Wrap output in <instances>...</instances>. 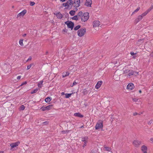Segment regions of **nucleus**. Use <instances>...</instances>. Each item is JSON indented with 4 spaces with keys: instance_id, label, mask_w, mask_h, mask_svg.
Returning <instances> with one entry per match:
<instances>
[{
    "instance_id": "54",
    "label": "nucleus",
    "mask_w": 153,
    "mask_h": 153,
    "mask_svg": "<svg viewBox=\"0 0 153 153\" xmlns=\"http://www.w3.org/2000/svg\"><path fill=\"white\" fill-rule=\"evenodd\" d=\"M7 65H4V68H7Z\"/></svg>"
},
{
    "instance_id": "39",
    "label": "nucleus",
    "mask_w": 153,
    "mask_h": 153,
    "mask_svg": "<svg viewBox=\"0 0 153 153\" xmlns=\"http://www.w3.org/2000/svg\"><path fill=\"white\" fill-rule=\"evenodd\" d=\"M140 20H139L138 18H137L135 20V22L136 23H137L138 22H139V21H140Z\"/></svg>"
},
{
    "instance_id": "58",
    "label": "nucleus",
    "mask_w": 153,
    "mask_h": 153,
    "mask_svg": "<svg viewBox=\"0 0 153 153\" xmlns=\"http://www.w3.org/2000/svg\"><path fill=\"white\" fill-rule=\"evenodd\" d=\"M139 92L140 93H141L142 91H141V90H139Z\"/></svg>"
},
{
    "instance_id": "37",
    "label": "nucleus",
    "mask_w": 153,
    "mask_h": 153,
    "mask_svg": "<svg viewBox=\"0 0 153 153\" xmlns=\"http://www.w3.org/2000/svg\"><path fill=\"white\" fill-rule=\"evenodd\" d=\"M35 3L34 2L30 1V5L33 6L34 5Z\"/></svg>"
},
{
    "instance_id": "56",
    "label": "nucleus",
    "mask_w": 153,
    "mask_h": 153,
    "mask_svg": "<svg viewBox=\"0 0 153 153\" xmlns=\"http://www.w3.org/2000/svg\"><path fill=\"white\" fill-rule=\"evenodd\" d=\"M151 55L152 56H153V52H152V53H151Z\"/></svg>"
},
{
    "instance_id": "47",
    "label": "nucleus",
    "mask_w": 153,
    "mask_h": 153,
    "mask_svg": "<svg viewBox=\"0 0 153 153\" xmlns=\"http://www.w3.org/2000/svg\"><path fill=\"white\" fill-rule=\"evenodd\" d=\"M136 53H134L133 52H131L130 53V54L132 56H133L134 55L136 54Z\"/></svg>"
},
{
    "instance_id": "10",
    "label": "nucleus",
    "mask_w": 153,
    "mask_h": 153,
    "mask_svg": "<svg viewBox=\"0 0 153 153\" xmlns=\"http://www.w3.org/2000/svg\"><path fill=\"white\" fill-rule=\"evenodd\" d=\"M26 13L27 10H24L18 14L17 15V17L18 18L20 16H23Z\"/></svg>"
},
{
    "instance_id": "55",
    "label": "nucleus",
    "mask_w": 153,
    "mask_h": 153,
    "mask_svg": "<svg viewBox=\"0 0 153 153\" xmlns=\"http://www.w3.org/2000/svg\"><path fill=\"white\" fill-rule=\"evenodd\" d=\"M66 0H60L61 1L64 2L66 1Z\"/></svg>"
},
{
    "instance_id": "34",
    "label": "nucleus",
    "mask_w": 153,
    "mask_h": 153,
    "mask_svg": "<svg viewBox=\"0 0 153 153\" xmlns=\"http://www.w3.org/2000/svg\"><path fill=\"white\" fill-rule=\"evenodd\" d=\"M33 63H31L29 65H27V70L29 69L33 65Z\"/></svg>"
},
{
    "instance_id": "7",
    "label": "nucleus",
    "mask_w": 153,
    "mask_h": 153,
    "mask_svg": "<svg viewBox=\"0 0 153 153\" xmlns=\"http://www.w3.org/2000/svg\"><path fill=\"white\" fill-rule=\"evenodd\" d=\"M141 143V142L137 140H134L133 142V145L136 147H138Z\"/></svg>"
},
{
    "instance_id": "28",
    "label": "nucleus",
    "mask_w": 153,
    "mask_h": 153,
    "mask_svg": "<svg viewBox=\"0 0 153 153\" xmlns=\"http://www.w3.org/2000/svg\"><path fill=\"white\" fill-rule=\"evenodd\" d=\"M51 99H50V97H48L45 99V101L46 102H49L51 101Z\"/></svg>"
},
{
    "instance_id": "53",
    "label": "nucleus",
    "mask_w": 153,
    "mask_h": 153,
    "mask_svg": "<svg viewBox=\"0 0 153 153\" xmlns=\"http://www.w3.org/2000/svg\"><path fill=\"white\" fill-rule=\"evenodd\" d=\"M61 94L62 95H64L65 94V93L64 92H62L61 93Z\"/></svg>"
},
{
    "instance_id": "19",
    "label": "nucleus",
    "mask_w": 153,
    "mask_h": 153,
    "mask_svg": "<svg viewBox=\"0 0 153 153\" xmlns=\"http://www.w3.org/2000/svg\"><path fill=\"white\" fill-rule=\"evenodd\" d=\"M69 74L70 73L69 72H64L62 73V77L64 78V77H66V76H68L69 75Z\"/></svg>"
},
{
    "instance_id": "4",
    "label": "nucleus",
    "mask_w": 153,
    "mask_h": 153,
    "mask_svg": "<svg viewBox=\"0 0 153 153\" xmlns=\"http://www.w3.org/2000/svg\"><path fill=\"white\" fill-rule=\"evenodd\" d=\"M103 122L102 121H99L96 124L95 128L96 129L102 128L103 127Z\"/></svg>"
},
{
    "instance_id": "44",
    "label": "nucleus",
    "mask_w": 153,
    "mask_h": 153,
    "mask_svg": "<svg viewBox=\"0 0 153 153\" xmlns=\"http://www.w3.org/2000/svg\"><path fill=\"white\" fill-rule=\"evenodd\" d=\"M32 58L31 56H30L27 60V62L30 61L31 60Z\"/></svg>"
},
{
    "instance_id": "61",
    "label": "nucleus",
    "mask_w": 153,
    "mask_h": 153,
    "mask_svg": "<svg viewBox=\"0 0 153 153\" xmlns=\"http://www.w3.org/2000/svg\"><path fill=\"white\" fill-rule=\"evenodd\" d=\"M136 57V56H133V58H134V59H135Z\"/></svg>"
},
{
    "instance_id": "11",
    "label": "nucleus",
    "mask_w": 153,
    "mask_h": 153,
    "mask_svg": "<svg viewBox=\"0 0 153 153\" xmlns=\"http://www.w3.org/2000/svg\"><path fill=\"white\" fill-rule=\"evenodd\" d=\"M91 0H86L85 5L86 6L88 7H91Z\"/></svg>"
},
{
    "instance_id": "32",
    "label": "nucleus",
    "mask_w": 153,
    "mask_h": 153,
    "mask_svg": "<svg viewBox=\"0 0 153 153\" xmlns=\"http://www.w3.org/2000/svg\"><path fill=\"white\" fill-rule=\"evenodd\" d=\"M72 94H65V98H69L70 97Z\"/></svg>"
},
{
    "instance_id": "51",
    "label": "nucleus",
    "mask_w": 153,
    "mask_h": 153,
    "mask_svg": "<svg viewBox=\"0 0 153 153\" xmlns=\"http://www.w3.org/2000/svg\"><path fill=\"white\" fill-rule=\"evenodd\" d=\"M26 36V33H25V34H23V35H22V37H25Z\"/></svg>"
},
{
    "instance_id": "12",
    "label": "nucleus",
    "mask_w": 153,
    "mask_h": 153,
    "mask_svg": "<svg viewBox=\"0 0 153 153\" xmlns=\"http://www.w3.org/2000/svg\"><path fill=\"white\" fill-rule=\"evenodd\" d=\"M141 149L143 153H147V148L146 146L143 145L142 146Z\"/></svg>"
},
{
    "instance_id": "40",
    "label": "nucleus",
    "mask_w": 153,
    "mask_h": 153,
    "mask_svg": "<svg viewBox=\"0 0 153 153\" xmlns=\"http://www.w3.org/2000/svg\"><path fill=\"white\" fill-rule=\"evenodd\" d=\"M130 70L128 69H126L124 71V73H129Z\"/></svg>"
},
{
    "instance_id": "41",
    "label": "nucleus",
    "mask_w": 153,
    "mask_h": 153,
    "mask_svg": "<svg viewBox=\"0 0 153 153\" xmlns=\"http://www.w3.org/2000/svg\"><path fill=\"white\" fill-rule=\"evenodd\" d=\"M137 18H139V20H141L143 17L140 15Z\"/></svg>"
},
{
    "instance_id": "20",
    "label": "nucleus",
    "mask_w": 153,
    "mask_h": 153,
    "mask_svg": "<svg viewBox=\"0 0 153 153\" xmlns=\"http://www.w3.org/2000/svg\"><path fill=\"white\" fill-rule=\"evenodd\" d=\"M62 5L64 6L65 7H67L66 8V9H69V7H70V6H69V4H68V2H67V1L66 3H64L62 4Z\"/></svg>"
},
{
    "instance_id": "31",
    "label": "nucleus",
    "mask_w": 153,
    "mask_h": 153,
    "mask_svg": "<svg viewBox=\"0 0 153 153\" xmlns=\"http://www.w3.org/2000/svg\"><path fill=\"white\" fill-rule=\"evenodd\" d=\"M25 109V107L24 106V105H21L19 108V110L20 111L23 110Z\"/></svg>"
},
{
    "instance_id": "23",
    "label": "nucleus",
    "mask_w": 153,
    "mask_h": 153,
    "mask_svg": "<svg viewBox=\"0 0 153 153\" xmlns=\"http://www.w3.org/2000/svg\"><path fill=\"white\" fill-rule=\"evenodd\" d=\"M134 74V71L132 70H130V71L128 74L129 76L133 75Z\"/></svg>"
},
{
    "instance_id": "25",
    "label": "nucleus",
    "mask_w": 153,
    "mask_h": 153,
    "mask_svg": "<svg viewBox=\"0 0 153 153\" xmlns=\"http://www.w3.org/2000/svg\"><path fill=\"white\" fill-rule=\"evenodd\" d=\"M88 137H84L82 138V141L83 142H85L88 141Z\"/></svg>"
},
{
    "instance_id": "35",
    "label": "nucleus",
    "mask_w": 153,
    "mask_h": 153,
    "mask_svg": "<svg viewBox=\"0 0 153 153\" xmlns=\"http://www.w3.org/2000/svg\"><path fill=\"white\" fill-rule=\"evenodd\" d=\"M140 7H137V9L135 10L132 13V14L134 13H136L140 9Z\"/></svg>"
},
{
    "instance_id": "6",
    "label": "nucleus",
    "mask_w": 153,
    "mask_h": 153,
    "mask_svg": "<svg viewBox=\"0 0 153 153\" xmlns=\"http://www.w3.org/2000/svg\"><path fill=\"white\" fill-rule=\"evenodd\" d=\"M53 105H50L46 107H42L41 109L42 111H45L46 110H49L51 109L53 107Z\"/></svg>"
},
{
    "instance_id": "9",
    "label": "nucleus",
    "mask_w": 153,
    "mask_h": 153,
    "mask_svg": "<svg viewBox=\"0 0 153 153\" xmlns=\"http://www.w3.org/2000/svg\"><path fill=\"white\" fill-rule=\"evenodd\" d=\"M20 142L19 141L17 142L16 143H12L10 144V146L12 148H14L16 147L20 144Z\"/></svg>"
},
{
    "instance_id": "2",
    "label": "nucleus",
    "mask_w": 153,
    "mask_h": 153,
    "mask_svg": "<svg viewBox=\"0 0 153 153\" xmlns=\"http://www.w3.org/2000/svg\"><path fill=\"white\" fill-rule=\"evenodd\" d=\"M65 24L67 25L68 28L71 29V30H72L74 26V23L71 21L68 20V21L65 22Z\"/></svg>"
},
{
    "instance_id": "64",
    "label": "nucleus",
    "mask_w": 153,
    "mask_h": 153,
    "mask_svg": "<svg viewBox=\"0 0 153 153\" xmlns=\"http://www.w3.org/2000/svg\"><path fill=\"white\" fill-rule=\"evenodd\" d=\"M63 31L65 32V30H63Z\"/></svg>"
},
{
    "instance_id": "49",
    "label": "nucleus",
    "mask_w": 153,
    "mask_h": 153,
    "mask_svg": "<svg viewBox=\"0 0 153 153\" xmlns=\"http://www.w3.org/2000/svg\"><path fill=\"white\" fill-rule=\"evenodd\" d=\"M88 141L84 142V146H85L86 145Z\"/></svg>"
},
{
    "instance_id": "52",
    "label": "nucleus",
    "mask_w": 153,
    "mask_h": 153,
    "mask_svg": "<svg viewBox=\"0 0 153 153\" xmlns=\"http://www.w3.org/2000/svg\"><path fill=\"white\" fill-rule=\"evenodd\" d=\"M134 74H136V75H138V72H135L134 71Z\"/></svg>"
},
{
    "instance_id": "36",
    "label": "nucleus",
    "mask_w": 153,
    "mask_h": 153,
    "mask_svg": "<svg viewBox=\"0 0 153 153\" xmlns=\"http://www.w3.org/2000/svg\"><path fill=\"white\" fill-rule=\"evenodd\" d=\"M153 9V4L152 5L151 7L147 10L149 12Z\"/></svg>"
},
{
    "instance_id": "33",
    "label": "nucleus",
    "mask_w": 153,
    "mask_h": 153,
    "mask_svg": "<svg viewBox=\"0 0 153 153\" xmlns=\"http://www.w3.org/2000/svg\"><path fill=\"white\" fill-rule=\"evenodd\" d=\"M81 27V26L80 25H78L77 26H76L74 28V30H76L79 29Z\"/></svg>"
},
{
    "instance_id": "60",
    "label": "nucleus",
    "mask_w": 153,
    "mask_h": 153,
    "mask_svg": "<svg viewBox=\"0 0 153 153\" xmlns=\"http://www.w3.org/2000/svg\"><path fill=\"white\" fill-rule=\"evenodd\" d=\"M83 127H84V126H81V127H80V128H83Z\"/></svg>"
},
{
    "instance_id": "38",
    "label": "nucleus",
    "mask_w": 153,
    "mask_h": 153,
    "mask_svg": "<svg viewBox=\"0 0 153 153\" xmlns=\"http://www.w3.org/2000/svg\"><path fill=\"white\" fill-rule=\"evenodd\" d=\"M68 132H69V130L64 131H62V133L63 134H65L67 133H68Z\"/></svg>"
},
{
    "instance_id": "8",
    "label": "nucleus",
    "mask_w": 153,
    "mask_h": 153,
    "mask_svg": "<svg viewBox=\"0 0 153 153\" xmlns=\"http://www.w3.org/2000/svg\"><path fill=\"white\" fill-rule=\"evenodd\" d=\"M74 7H79L80 4V0H74Z\"/></svg>"
},
{
    "instance_id": "1",
    "label": "nucleus",
    "mask_w": 153,
    "mask_h": 153,
    "mask_svg": "<svg viewBox=\"0 0 153 153\" xmlns=\"http://www.w3.org/2000/svg\"><path fill=\"white\" fill-rule=\"evenodd\" d=\"M89 18V13L88 12H86L83 14L81 19L82 22H85L87 21Z\"/></svg>"
},
{
    "instance_id": "3",
    "label": "nucleus",
    "mask_w": 153,
    "mask_h": 153,
    "mask_svg": "<svg viewBox=\"0 0 153 153\" xmlns=\"http://www.w3.org/2000/svg\"><path fill=\"white\" fill-rule=\"evenodd\" d=\"M86 29L81 28L78 31V35L80 37L83 36L86 32Z\"/></svg>"
},
{
    "instance_id": "30",
    "label": "nucleus",
    "mask_w": 153,
    "mask_h": 153,
    "mask_svg": "<svg viewBox=\"0 0 153 153\" xmlns=\"http://www.w3.org/2000/svg\"><path fill=\"white\" fill-rule=\"evenodd\" d=\"M149 12L148 11V10H147L144 13H142L141 15L143 17L144 16H145L148 13H149Z\"/></svg>"
},
{
    "instance_id": "45",
    "label": "nucleus",
    "mask_w": 153,
    "mask_h": 153,
    "mask_svg": "<svg viewBox=\"0 0 153 153\" xmlns=\"http://www.w3.org/2000/svg\"><path fill=\"white\" fill-rule=\"evenodd\" d=\"M43 123L45 125H47L48 124V122L47 121H46L43 122Z\"/></svg>"
},
{
    "instance_id": "14",
    "label": "nucleus",
    "mask_w": 153,
    "mask_h": 153,
    "mask_svg": "<svg viewBox=\"0 0 153 153\" xmlns=\"http://www.w3.org/2000/svg\"><path fill=\"white\" fill-rule=\"evenodd\" d=\"M94 27H98L100 25V22L99 21H94L93 23Z\"/></svg>"
},
{
    "instance_id": "18",
    "label": "nucleus",
    "mask_w": 153,
    "mask_h": 153,
    "mask_svg": "<svg viewBox=\"0 0 153 153\" xmlns=\"http://www.w3.org/2000/svg\"><path fill=\"white\" fill-rule=\"evenodd\" d=\"M74 116L75 117H79L80 118H82L83 117V116L79 112L74 113Z\"/></svg>"
},
{
    "instance_id": "17",
    "label": "nucleus",
    "mask_w": 153,
    "mask_h": 153,
    "mask_svg": "<svg viewBox=\"0 0 153 153\" xmlns=\"http://www.w3.org/2000/svg\"><path fill=\"white\" fill-rule=\"evenodd\" d=\"M54 14L59 19H62L63 17L62 14L59 12L57 13L56 14L54 13Z\"/></svg>"
},
{
    "instance_id": "42",
    "label": "nucleus",
    "mask_w": 153,
    "mask_h": 153,
    "mask_svg": "<svg viewBox=\"0 0 153 153\" xmlns=\"http://www.w3.org/2000/svg\"><path fill=\"white\" fill-rule=\"evenodd\" d=\"M133 101L136 102L137 101L138 99L137 98H134L132 99Z\"/></svg>"
},
{
    "instance_id": "26",
    "label": "nucleus",
    "mask_w": 153,
    "mask_h": 153,
    "mask_svg": "<svg viewBox=\"0 0 153 153\" xmlns=\"http://www.w3.org/2000/svg\"><path fill=\"white\" fill-rule=\"evenodd\" d=\"M75 11L74 10H71L69 12V14L71 16H74L75 14Z\"/></svg>"
},
{
    "instance_id": "15",
    "label": "nucleus",
    "mask_w": 153,
    "mask_h": 153,
    "mask_svg": "<svg viewBox=\"0 0 153 153\" xmlns=\"http://www.w3.org/2000/svg\"><path fill=\"white\" fill-rule=\"evenodd\" d=\"M67 2H68V4L69 5V6H70L69 9H71L73 6V4H74V2L72 0H68Z\"/></svg>"
},
{
    "instance_id": "43",
    "label": "nucleus",
    "mask_w": 153,
    "mask_h": 153,
    "mask_svg": "<svg viewBox=\"0 0 153 153\" xmlns=\"http://www.w3.org/2000/svg\"><path fill=\"white\" fill-rule=\"evenodd\" d=\"M76 84H77V82L76 81H74V82L73 83V85L72 86H71L72 87L74 85H75Z\"/></svg>"
},
{
    "instance_id": "22",
    "label": "nucleus",
    "mask_w": 153,
    "mask_h": 153,
    "mask_svg": "<svg viewBox=\"0 0 153 153\" xmlns=\"http://www.w3.org/2000/svg\"><path fill=\"white\" fill-rule=\"evenodd\" d=\"M104 151H107L108 152H110L111 150V149L110 147H108L104 146Z\"/></svg>"
},
{
    "instance_id": "21",
    "label": "nucleus",
    "mask_w": 153,
    "mask_h": 153,
    "mask_svg": "<svg viewBox=\"0 0 153 153\" xmlns=\"http://www.w3.org/2000/svg\"><path fill=\"white\" fill-rule=\"evenodd\" d=\"M43 82V80H42L38 82L37 85L39 88H41L42 87Z\"/></svg>"
},
{
    "instance_id": "13",
    "label": "nucleus",
    "mask_w": 153,
    "mask_h": 153,
    "mask_svg": "<svg viewBox=\"0 0 153 153\" xmlns=\"http://www.w3.org/2000/svg\"><path fill=\"white\" fill-rule=\"evenodd\" d=\"M102 84V82L101 81H100L97 82L95 85V88L97 89H99L101 86Z\"/></svg>"
},
{
    "instance_id": "5",
    "label": "nucleus",
    "mask_w": 153,
    "mask_h": 153,
    "mask_svg": "<svg viewBox=\"0 0 153 153\" xmlns=\"http://www.w3.org/2000/svg\"><path fill=\"white\" fill-rule=\"evenodd\" d=\"M134 88V84L132 83L128 84L126 87V89L128 91H131L133 90Z\"/></svg>"
},
{
    "instance_id": "63",
    "label": "nucleus",
    "mask_w": 153,
    "mask_h": 153,
    "mask_svg": "<svg viewBox=\"0 0 153 153\" xmlns=\"http://www.w3.org/2000/svg\"><path fill=\"white\" fill-rule=\"evenodd\" d=\"M14 7V6H12V8H13Z\"/></svg>"
},
{
    "instance_id": "57",
    "label": "nucleus",
    "mask_w": 153,
    "mask_h": 153,
    "mask_svg": "<svg viewBox=\"0 0 153 153\" xmlns=\"http://www.w3.org/2000/svg\"><path fill=\"white\" fill-rule=\"evenodd\" d=\"M4 153V152L3 151H0V153Z\"/></svg>"
},
{
    "instance_id": "16",
    "label": "nucleus",
    "mask_w": 153,
    "mask_h": 153,
    "mask_svg": "<svg viewBox=\"0 0 153 153\" xmlns=\"http://www.w3.org/2000/svg\"><path fill=\"white\" fill-rule=\"evenodd\" d=\"M26 42V40H24V39H21L19 41V44L21 46H24V44H25Z\"/></svg>"
},
{
    "instance_id": "48",
    "label": "nucleus",
    "mask_w": 153,
    "mask_h": 153,
    "mask_svg": "<svg viewBox=\"0 0 153 153\" xmlns=\"http://www.w3.org/2000/svg\"><path fill=\"white\" fill-rule=\"evenodd\" d=\"M21 76H18L17 77V79H18V80H19L21 78Z\"/></svg>"
},
{
    "instance_id": "24",
    "label": "nucleus",
    "mask_w": 153,
    "mask_h": 153,
    "mask_svg": "<svg viewBox=\"0 0 153 153\" xmlns=\"http://www.w3.org/2000/svg\"><path fill=\"white\" fill-rule=\"evenodd\" d=\"M83 12L82 11L79 12L78 14V18L81 19L83 15Z\"/></svg>"
},
{
    "instance_id": "46",
    "label": "nucleus",
    "mask_w": 153,
    "mask_h": 153,
    "mask_svg": "<svg viewBox=\"0 0 153 153\" xmlns=\"http://www.w3.org/2000/svg\"><path fill=\"white\" fill-rule=\"evenodd\" d=\"M150 141L151 142V143H153V137L150 138Z\"/></svg>"
},
{
    "instance_id": "59",
    "label": "nucleus",
    "mask_w": 153,
    "mask_h": 153,
    "mask_svg": "<svg viewBox=\"0 0 153 153\" xmlns=\"http://www.w3.org/2000/svg\"><path fill=\"white\" fill-rule=\"evenodd\" d=\"M75 12H76V11L78 10V9H77V8H75Z\"/></svg>"
},
{
    "instance_id": "62",
    "label": "nucleus",
    "mask_w": 153,
    "mask_h": 153,
    "mask_svg": "<svg viewBox=\"0 0 153 153\" xmlns=\"http://www.w3.org/2000/svg\"><path fill=\"white\" fill-rule=\"evenodd\" d=\"M91 153H95V152H91Z\"/></svg>"
},
{
    "instance_id": "27",
    "label": "nucleus",
    "mask_w": 153,
    "mask_h": 153,
    "mask_svg": "<svg viewBox=\"0 0 153 153\" xmlns=\"http://www.w3.org/2000/svg\"><path fill=\"white\" fill-rule=\"evenodd\" d=\"M79 18H78V15H76L74 16L73 17H72L71 19L73 20H78V19Z\"/></svg>"
},
{
    "instance_id": "29",
    "label": "nucleus",
    "mask_w": 153,
    "mask_h": 153,
    "mask_svg": "<svg viewBox=\"0 0 153 153\" xmlns=\"http://www.w3.org/2000/svg\"><path fill=\"white\" fill-rule=\"evenodd\" d=\"M38 91V88L35 89L33 91H31V94H33L34 93H36Z\"/></svg>"
},
{
    "instance_id": "50",
    "label": "nucleus",
    "mask_w": 153,
    "mask_h": 153,
    "mask_svg": "<svg viewBox=\"0 0 153 153\" xmlns=\"http://www.w3.org/2000/svg\"><path fill=\"white\" fill-rule=\"evenodd\" d=\"M27 84V82H23L21 85V86L23 85L26 84Z\"/></svg>"
}]
</instances>
